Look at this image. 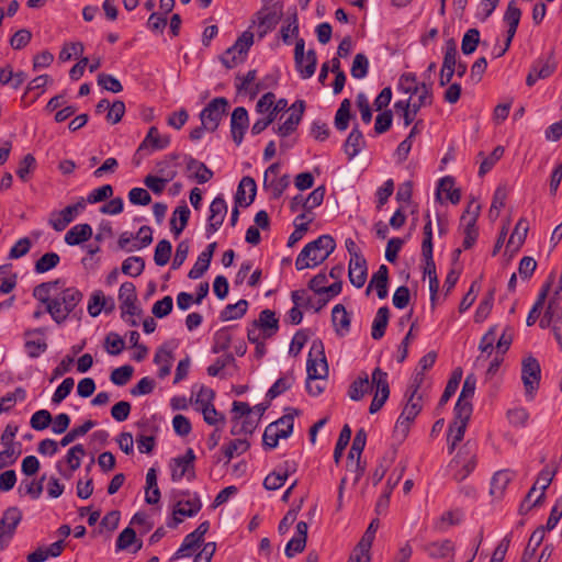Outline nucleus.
<instances>
[{
  "label": "nucleus",
  "mask_w": 562,
  "mask_h": 562,
  "mask_svg": "<svg viewBox=\"0 0 562 562\" xmlns=\"http://www.w3.org/2000/svg\"><path fill=\"white\" fill-rule=\"evenodd\" d=\"M33 296L46 306V312L56 324H63L82 300V293L75 286L65 288V281L56 279L43 282L33 290Z\"/></svg>",
  "instance_id": "nucleus-1"
},
{
  "label": "nucleus",
  "mask_w": 562,
  "mask_h": 562,
  "mask_svg": "<svg viewBox=\"0 0 562 562\" xmlns=\"http://www.w3.org/2000/svg\"><path fill=\"white\" fill-rule=\"evenodd\" d=\"M335 248V239L330 235H322L304 246L295 260V268H314L324 262Z\"/></svg>",
  "instance_id": "nucleus-2"
},
{
  "label": "nucleus",
  "mask_w": 562,
  "mask_h": 562,
  "mask_svg": "<svg viewBox=\"0 0 562 562\" xmlns=\"http://www.w3.org/2000/svg\"><path fill=\"white\" fill-rule=\"evenodd\" d=\"M476 467V453L467 442L451 460L449 468L454 471L453 479L463 481Z\"/></svg>",
  "instance_id": "nucleus-3"
},
{
  "label": "nucleus",
  "mask_w": 562,
  "mask_h": 562,
  "mask_svg": "<svg viewBox=\"0 0 562 562\" xmlns=\"http://www.w3.org/2000/svg\"><path fill=\"white\" fill-rule=\"evenodd\" d=\"M307 380H325L328 374V364L322 341H314L306 363Z\"/></svg>",
  "instance_id": "nucleus-4"
},
{
  "label": "nucleus",
  "mask_w": 562,
  "mask_h": 562,
  "mask_svg": "<svg viewBox=\"0 0 562 562\" xmlns=\"http://www.w3.org/2000/svg\"><path fill=\"white\" fill-rule=\"evenodd\" d=\"M228 109V101L226 98L218 97L213 99L200 113L201 123L206 127V131L214 132L220 125L221 120L224 117Z\"/></svg>",
  "instance_id": "nucleus-5"
},
{
  "label": "nucleus",
  "mask_w": 562,
  "mask_h": 562,
  "mask_svg": "<svg viewBox=\"0 0 562 562\" xmlns=\"http://www.w3.org/2000/svg\"><path fill=\"white\" fill-rule=\"evenodd\" d=\"M541 378V368L539 361L533 357H527L521 363V380L526 396L532 400L539 387Z\"/></svg>",
  "instance_id": "nucleus-6"
},
{
  "label": "nucleus",
  "mask_w": 562,
  "mask_h": 562,
  "mask_svg": "<svg viewBox=\"0 0 562 562\" xmlns=\"http://www.w3.org/2000/svg\"><path fill=\"white\" fill-rule=\"evenodd\" d=\"M305 42L303 38H297L294 48V60L297 71L303 79L311 78L316 69L317 57L314 49H310L304 55Z\"/></svg>",
  "instance_id": "nucleus-7"
},
{
  "label": "nucleus",
  "mask_w": 562,
  "mask_h": 562,
  "mask_svg": "<svg viewBox=\"0 0 562 562\" xmlns=\"http://www.w3.org/2000/svg\"><path fill=\"white\" fill-rule=\"evenodd\" d=\"M372 384L375 387L373 400L370 404L369 412L371 414L378 413L390 396V385L387 381V373L381 368H375L372 371Z\"/></svg>",
  "instance_id": "nucleus-8"
},
{
  "label": "nucleus",
  "mask_w": 562,
  "mask_h": 562,
  "mask_svg": "<svg viewBox=\"0 0 562 562\" xmlns=\"http://www.w3.org/2000/svg\"><path fill=\"white\" fill-rule=\"evenodd\" d=\"M22 520V512L16 507H9L0 519V549L8 547L15 529Z\"/></svg>",
  "instance_id": "nucleus-9"
},
{
  "label": "nucleus",
  "mask_w": 562,
  "mask_h": 562,
  "mask_svg": "<svg viewBox=\"0 0 562 562\" xmlns=\"http://www.w3.org/2000/svg\"><path fill=\"white\" fill-rule=\"evenodd\" d=\"M202 507V503L196 493L190 496L188 499H180L177 502L173 508V517L170 521L167 522L169 528H176L179 524L182 522V518L184 517H193L195 516Z\"/></svg>",
  "instance_id": "nucleus-10"
},
{
  "label": "nucleus",
  "mask_w": 562,
  "mask_h": 562,
  "mask_svg": "<svg viewBox=\"0 0 562 562\" xmlns=\"http://www.w3.org/2000/svg\"><path fill=\"white\" fill-rule=\"evenodd\" d=\"M86 201L81 199L72 205L66 206L59 212H53L49 217V225L56 231H64L78 215L79 212L85 210Z\"/></svg>",
  "instance_id": "nucleus-11"
},
{
  "label": "nucleus",
  "mask_w": 562,
  "mask_h": 562,
  "mask_svg": "<svg viewBox=\"0 0 562 562\" xmlns=\"http://www.w3.org/2000/svg\"><path fill=\"white\" fill-rule=\"evenodd\" d=\"M194 460L195 454L191 448L183 456L172 459L170 463L172 481H180L187 473L188 480L194 479Z\"/></svg>",
  "instance_id": "nucleus-12"
},
{
  "label": "nucleus",
  "mask_w": 562,
  "mask_h": 562,
  "mask_svg": "<svg viewBox=\"0 0 562 562\" xmlns=\"http://www.w3.org/2000/svg\"><path fill=\"white\" fill-rule=\"evenodd\" d=\"M227 203L222 195L216 196L210 205V215L205 227L206 237L210 238L222 226L226 214Z\"/></svg>",
  "instance_id": "nucleus-13"
},
{
  "label": "nucleus",
  "mask_w": 562,
  "mask_h": 562,
  "mask_svg": "<svg viewBox=\"0 0 562 562\" xmlns=\"http://www.w3.org/2000/svg\"><path fill=\"white\" fill-rule=\"evenodd\" d=\"M475 387L476 376L473 373H470L463 382L461 393L454 406V411H459L463 417H465V414H472L473 412L471 400L474 396Z\"/></svg>",
  "instance_id": "nucleus-14"
},
{
  "label": "nucleus",
  "mask_w": 562,
  "mask_h": 562,
  "mask_svg": "<svg viewBox=\"0 0 562 562\" xmlns=\"http://www.w3.org/2000/svg\"><path fill=\"white\" fill-rule=\"evenodd\" d=\"M254 43V34L251 32H244L235 42V44L227 48L221 57L222 63L227 68L235 67L234 57H231L234 53H238L239 55L246 56L249 48Z\"/></svg>",
  "instance_id": "nucleus-15"
},
{
  "label": "nucleus",
  "mask_w": 562,
  "mask_h": 562,
  "mask_svg": "<svg viewBox=\"0 0 562 562\" xmlns=\"http://www.w3.org/2000/svg\"><path fill=\"white\" fill-rule=\"evenodd\" d=\"M472 414H465V417L461 416L459 411H454V419L449 426V452L452 453L457 447V445L462 441L465 429L468 426V422L470 420Z\"/></svg>",
  "instance_id": "nucleus-16"
},
{
  "label": "nucleus",
  "mask_w": 562,
  "mask_h": 562,
  "mask_svg": "<svg viewBox=\"0 0 562 562\" xmlns=\"http://www.w3.org/2000/svg\"><path fill=\"white\" fill-rule=\"evenodd\" d=\"M249 125L248 112L245 108H236L231 117V132L232 137L236 145H240L244 138V134Z\"/></svg>",
  "instance_id": "nucleus-17"
},
{
  "label": "nucleus",
  "mask_w": 562,
  "mask_h": 562,
  "mask_svg": "<svg viewBox=\"0 0 562 562\" xmlns=\"http://www.w3.org/2000/svg\"><path fill=\"white\" fill-rule=\"evenodd\" d=\"M291 110L292 112L289 117L277 130V133L282 137L289 136L296 130L305 111V102L303 100L295 101Z\"/></svg>",
  "instance_id": "nucleus-18"
},
{
  "label": "nucleus",
  "mask_w": 562,
  "mask_h": 562,
  "mask_svg": "<svg viewBox=\"0 0 562 562\" xmlns=\"http://www.w3.org/2000/svg\"><path fill=\"white\" fill-rule=\"evenodd\" d=\"M257 186L251 177H244L235 194V204L241 207L249 206L256 196Z\"/></svg>",
  "instance_id": "nucleus-19"
},
{
  "label": "nucleus",
  "mask_w": 562,
  "mask_h": 562,
  "mask_svg": "<svg viewBox=\"0 0 562 562\" xmlns=\"http://www.w3.org/2000/svg\"><path fill=\"white\" fill-rule=\"evenodd\" d=\"M558 472V465L555 462H550L539 472L537 480L533 485L540 490V494L536 498V504H543L546 498V491L550 486L552 480Z\"/></svg>",
  "instance_id": "nucleus-20"
},
{
  "label": "nucleus",
  "mask_w": 562,
  "mask_h": 562,
  "mask_svg": "<svg viewBox=\"0 0 562 562\" xmlns=\"http://www.w3.org/2000/svg\"><path fill=\"white\" fill-rule=\"evenodd\" d=\"M170 143L169 136H161L156 126H151L148 130L146 137L143 139L140 145L138 146L136 154H140L145 150H160L165 149Z\"/></svg>",
  "instance_id": "nucleus-21"
},
{
  "label": "nucleus",
  "mask_w": 562,
  "mask_h": 562,
  "mask_svg": "<svg viewBox=\"0 0 562 562\" xmlns=\"http://www.w3.org/2000/svg\"><path fill=\"white\" fill-rule=\"evenodd\" d=\"M252 323L261 329L263 338H271L279 330V318L277 317L276 312L268 308L262 310L259 313L258 319Z\"/></svg>",
  "instance_id": "nucleus-22"
},
{
  "label": "nucleus",
  "mask_w": 562,
  "mask_h": 562,
  "mask_svg": "<svg viewBox=\"0 0 562 562\" xmlns=\"http://www.w3.org/2000/svg\"><path fill=\"white\" fill-rule=\"evenodd\" d=\"M367 261L363 256H356L349 261V281L356 288H361L367 280Z\"/></svg>",
  "instance_id": "nucleus-23"
},
{
  "label": "nucleus",
  "mask_w": 562,
  "mask_h": 562,
  "mask_svg": "<svg viewBox=\"0 0 562 562\" xmlns=\"http://www.w3.org/2000/svg\"><path fill=\"white\" fill-rule=\"evenodd\" d=\"M331 322L338 336L344 337L349 333L351 316L342 304H337L333 307Z\"/></svg>",
  "instance_id": "nucleus-24"
},
{
  "label": "nucleus",
  "mask_w": 562,
  "mask_h": 562,
  "mask_svg": "<svg viewBox=\"0 0 562 562\" xmlns=\"http://www.w3.org/2000/svg\"><path fill=\"white\" fill-rule=\"evenodd\" d=\"M184 162L187 170L192 172L189 177L195 179L200 184L206 183L213 178V171L195 158L186 155Z\"/></svg>",
  "instance_id": "nucleus-25"
},
{
  "label": "nucleus",
  "mask_w": 562,
  "mask_h": 562,
  "mask_svg": "<svg viewBox=\"0 0 562 562\" xmlns=\"http://www.w3.org/2000/svg\"><path fill=\"white\" fill-rule=\"evenodd\" d=\"M375 391L372 380H369V375L362 372L349 386L348 395L352 401H360L366 394Z\"/></svg>",
  "instance_id": "nucleus-26"
},
{
  "label": "nucleus",
  "mask_w": 562,
  "mask_h": 562,
  "mask_svg": "<svg viewBox=\"0 0 562 562\" xmlns=\"http://www.w3.org/2000/svg\"><path fill=\"white\" fill-rule=\"evenodd\" d=\"M387 282L389 268L385 265H381L378 271L372 276L367 288V293L374 288L376 290L378 297L381 300L385 299L387 296Z\"/></svg>",
  "instance_id": "nucleus-27"
},
{
  "label": "nucleus",
  "mask_w": 562,
  "mask_h": 562,
  "mask_svg": "<svg viewBox=\"0 0 562 562\" xmlns=\"http://www.w3.org/2000/svg\"><path fill=\"white\" fill-rule=\"evenodd\" d=\"M364 146L366 140L363 134L359 130L358 125H355L344 144L345 153L351 159L356 157Z\"/></svg>",
  "instance_id": "nucleus-28"
},
{
  "label": "nucleus",
  "mask_w": 562,
  "mask_h": 562,
  "mask_svg": "<svg viewBox=\"0 0 562 562\" xmlns=\"http://www.w3.org/2000/svg\"><path fill=\"white\" fill-rule=\"evenodd\" d=\"M92 236V227L89 224H77L65 235V243L75 246L89 240Z\"/></svg>",
  "instance_id": "nucleus-29"
},
{
  "label": "nucleus",
  "mask_w": 562,
  "mask_h": 562,
  "mask_svg": "<svg viewBox=\"0 0 562 562\" xmlns=\"http://www.w3.org/2000/svg\"><path fill=\"white\" fill-rule=\"evenodd\" d=\"M190 214V209L186 203L177 206L173 211L172 217L170 220V226L176 237H178L188 225Z\"/></svg>",
  "instance_id": "nucleus-30"
},
{
  "label": "nucleus",
  "mask_w": 562,
  "mask_h": 562,
  "mask_svg": "<svg viewBox=\"0 0 562 562\" xmlns=\"http://www.w3.org/2000/svg\"><path fill=\"white\" fill-rule=\"evenodd\" d=\"M114 308H115V304L112 299H110V307H106V299H105L104 294L102 293V291H95L91 295L89 304H88V313L92 317L98 316L102 310H104L105 313H111L114 311Z\"/></svg>",
  "instance_id": "nucleus-31"
},
{
  "label": "nucleus",
  "mask_w": 562,
  "mask_h": 562,
  "mask_svg": "<svg viewBox=\"0 0 562 562\" xmlns=\"http://www.w3.org/2000/svg\"><path fill=\"white\" fill-rule=\"evenodd\" d=\"M390 318V310L387 306H382L378 310L372 323L371 336L374 340H380L386 330Z\"/></svg>",
  "instance_id": "nucleus-32"
},
{
  "label": "nucleus",
  "mask_w": 562,
  "mask_h": 562,
  "mask_svg": "<svg viewBox=\"0 0 562 562\" xmlns=\"http://www.w3.org/2000/svg\"><path fill=\"white\" fill-rule=\"evenodd\" d=\"M528 228V222L525 218H520L517 222L515 229L508 239L506 248L513 251H517L522 246L526 239Z\"/></svg>",
  "instance_id": "nucleus-33"
},
{
  "label": "nucleus",
  "mask_w": 562,
  "mask_h": 562,
  "mask_svg": "<svg viewBox=\"0 0 562 562\" xmlns=\"http://www.w3.org/2000/svg\"><path fill=\"white\" fill-rule=\"evenodd\" d=\"M510 481L512 474L509 471L503 470L496 472L491 481V495L496 498L502 497Z\"/></svg>",
  "instance_id": "nucleus-34"
},
{
  "label": "nucleus",
  "mask_w": 562,
  "mask_h": 562,
  "mask_svg": "<svg viewBox=\"0 0 562 562\" xmlns=\"http://www.w3.org/2000/svg\"><path fill=\"white\" fill-rule=\"evenodd\" d=\"M291 436V429L278 432L276 425L269 424L262 436V443L266 449H274L278 446L279 439H285Z\"/></svg>",
  "instance_id": "nucleus-35"
},
{
  "label": "nucleus",
  "mask_w": 562,
  "mask_h": 562,
  "mask_svg": "<svg viewBox=\"0 0 562 562\" xmlns=\"http://www.w3.org/2000/svg\"><path fill=\"white\" fill-rule=\"evenodd\" d=\"M432 100H434L432 83L431 82H429V83L422 82V93H419V95H418V101L411 103L412 122L415 120L420 108L426 106V105H431Z\"/></svg>",
  "instance_id": "nucleus-36"
},
{
  "label": "nucleus",
  "mask_w": 562,
  "mask_h": 562,
  "mask_svg": "<svg viewBox=\"0 0 562 562\" xmlns=\"http://www.w3.org/2000/svg\"><path fill=\"white\" fill-rule=\"evenodd\" d=\"M418 384H416L413 390L402 414L400 416L404 417L405 420L414 422L416 416L419 414L422 409V396L417 395Z\"/></svg>",
  "instance_id": "nucleus-37"
},
{
  "label": "nucleus",
  "mask_w": 562,
  "mask_h": 562,
  "mask_svg": "<svg viewBox=\"0 0 562 562\" xmlns=\"http://www.w3.org/2000/svg\"><path fill=\"white\" fill-rule=\"evenodd\" d=\"M557 68V61L554 59L553 53H550L546 58H539L532 65L533 71L537 74V77L540 79H546L550 77Z\"/></svg>",
  "instance_id": "nucleus-38"
},
{
  "label": "nucleus",
  "mask_w": 562,
  "mask_h": 562,
  "mask_svg": "<svg viewBox=\"0 0 562 562\" xmlns=\"http://www.w3.org/2000/svg\"><path fill=\"white\" fill-rule=\"evenodd\" d=\"M294 374L293 372H288L286 374H284L283 376L279 378L273 384L272 386L268 390L267 392V397L270 398V400H273L276 398L277 396L281 395L282 393H284L285 391H288L289 389H291V386L293 385L294 383Z\"/></svg>",
  "instance_id": "nucleus-39"
},
{
  "label": "nucleus",
  "mask_w": 562,
  "mask_h": 562,
  "mask_svg": "<svg viewBox=\"0 0 562 562\" xmlns=\"http://www.w3.org/2000/svg\"><path fill=\"white\" fill-rule=\"evenodd\" d=\"M248 308V302L246 300H239L235 304H228L225 306V308L221 312V319L232 321V319H238L241 318Z\"/></svg>",
  "instance_id": "nucleus-40"
},
{
  "label": "nucleus",
  "mask_w": 562,
  "mask_h": 562,
  "mask_svg": "<svg viewBox=\"0 0 562 562\" xmlns=\"http://www.w3.org/2000/svg\"><path fill=\"white\" fill-rule=\"evenodd\" d=\"M121 269L124 274L136 278L143 273L145 260L138 256L128 257L123 261Z\"/></svg>",
  "instance_id": "nucleus-41"
},
{
  "label": "nucleus",
  "mask_w": 562,
  "mask_h": 562,
  "mask_svg": "<svg viewBox=\"0 0 562 562\" xmlns=\"http://www.w3.org/2000/svg\"><path fill=\"white\" fill-rule=\"evenodd\" d=\"M350 106V101L348 99H344L336 112L335 127L340 132L346 131L349 125V121L351 119Z\"/></svg>",
  "instance_id": "nucleus-42"
},
{
  "label": "nucleus",
  "mask_w": 562,
  "mask_h": 562,
  "mask_svg": "<svg viewBox=\"0 0 562 562\" xmlns=\"http://www.w3.org/2000/svg\"><path fill=\"white\" fill-rule=\"evenodd\" d=\"M171 361H172L171 351L165 350L162 348L157 350V352L154 357V362L159 366L158 376L160 379H164L167 375H169L170 370H171Z\"/></svg>",
  "instance_id": "nucleus-43"
},
{
  "label": "nucleus",
  "mask_w": 562,
  "mask_h": 562,
  "mask_svg": "<svg viewBox=\"0 0 562 562\" xmlns=\"http://www.w3.org/2000/svg\"><path fill=\"white\" fill-rule=\"evenodd\" d=\"M453 551V544L449 540H443L441 542H432L426 546V552L429 557L435 559H443L449 557Z\"/></svg>",
  "instance_id": "nucleus-44"
},
{
  "label": "nucleus",
  "mask_w": 562,
  "mask_h": 562,
  "mask_svg": "<svg viewBox=\"0 0 562 562\" xmlns=\"http://www.w3.org/2000/svg\"><path fill=\"white\" fill-rule=\"evenodd\" d=\"M250 448V443L247 439H235L228 442L227 446L223 447V453L228 461L234 457L245 453Z\"/></svg>",
  "instance_id": "nucleus-45"
},
{
  "label": "nucleus",
  "mask_w": 562,
  "mask_h": 562,
  "mask_svg": "<svg viewBox=\"0 0 562 562\" xmlns=\"http://www.w3.org/2000/svg\"><path fill=\"white\" fill-rule=\"evenodd\" d=\"M176 171H169L166 173V178H159L156 176L148 175L144 179V183L147 188H149L155 194H160L166 187V183L172 180L176 177Z\"/></svg>",
  "instance_id": "nucleus-46"
},
{
  "label": "nucleus",
  "mask_w": 562,
  "mask_h": 562,
  "mask_svg": "<svg viewBox=\"0 0 562 562\" xmlns=\"http://www.w3.org/2000/svg\"><path fill=\"white\" fill-rule=\"evenodd\" d=\"M135 542H137V546L134 550L136 552L140 550L143 543L142 541H137L135 530L131 527H126L116 539V550H126Z\"/></svg>",
  "instance_id": "nucleus-47"
},
{
  "label": "nucleus",
  "mask_w": 562,
  "mask_h": 562,
  "mask_svg": "<svg viewBox=\"0 0 562 562\" xmlns=\"http://www.w3.org/2000/svg\"><path fill=\"white\" fill-rule=\"evenodd\" d=\"M398 89L408 94L422 93V83L417 82L413 72L403 74L398 80Z\"/></svg>",
  "instance_id": "nucleus-48"
},
{
  "label": "nucleus",
  "mask_w": 562,
  "mask_h": 562,
  "mask_svg": "<svg viewBox=\"0 0 562 562\" xmlns=\"http://www.w3.org/2000/svg\"><path fill=\"white\" fill-rule=\"evenodd\" d=\"M202 542L195 539L194 533H189L184 537L181 547L177 550L171 560H177L182 557H190L200 547Z\"/></svg>",
  "instance_id": "nucleus-49"
},
{
  "label": "nucleus",
  "mask_w": 562,
  "mask_h": 562,
  "mask_svg": "<svg viewBox=\"0 0 562 562\" xmlns=\"http://www.w3.org/2000/svg\"><path fill=\"white\" fill-rule=\"evenodd\" d=\"M366 442H367V432L364 431L363 428H361L356 432V436L352 440L350 451L348 453V459L349 460L356 459V461H361V454L366 447Z\"/></svg>",
  "instance_id": "nucleus-50"
},
{
  "label": "nucleus",
  "mask_w": 562,
  "mask_h": 562,
  "mask_svg": "<svg viewBox=\"0 0 562 562\" xmlns=\"http://www.w3.org/2000/svg\"><path fill=\"white\" fill-rule=\"evenodd\" d=\"M171 250L172 246L169 240L162 239L158 241L154 254L155 263L160 267L166 266L170 260Z\"/></svg>",
  "instance_id": "nucleus-51"
},
{
  "label": "nucleus",
  "mask_w": 562,
  "mask_h": 562,
  "mask_svg": "<svg viewBox=\"0 0 562 562\" xmlns=\"http://www.w3.org/2000/svg\"><path fill=\"white\" fill-rule=\"evenodd\" d=\"M95 426L93 420H87L82 425L72 428L60 440V446L66 447L75 441L78 437L85 436L90 429Z\"/></svg>",
  "instance_id": "nucleus-52"
},
{
  "label": "nucleus",
  "mask_w": 562,
  "mask_h": 562,
  "mask_svg": "<svg viewBox=\"0 0 562 562\" xmlns=\"http://www.w3.org/2000/svg\"><path fill=\"white\" fill-rule=\"evenodd\" d=\"M480 43V32L477 29H469L463 35L461 49L464 55H470L475 52Z\"/></svg>",
  "instance_id": "nucleus-53"
},
{
  "label": "nucleus",
  "mask_w": 562,
  "mask_h": 562,
  "mask_svg": "<svg viewBox=\"0 0 562 562\" xmlns=\"http://www.w3.org/2000/svg\"><path fill=\"white\" fill-rule=\"evenodd\" d=\"M60 261V257L56 252H46L35 262V271L44 273L54 269Z\"/></svg>",
  "instance_id": "nucleus-54"
},
{
  "label": "nucleus",
  "mask_w": 562,
  "mask_h": 562,
  "mask_svg": "<svg viewBox=\"0 0 562 562\" xmlns=\"http://www.w3.org/2000/svg\"><path fill=\"white\" fill-rule=\"evenodd\" d=\"M351 439V428L349 425H345L339 434L338 440L334 450V460L336 463H339L346 447L348 446Z\"/></svg>",
  "instance_id": "nucleus-55"
},
{
  "label": "nucleus",
  "mask_w": 562,
  "mask_h": 562,
  "mask_svg": "<svg viewBox=\"0 0 562 562\" xmlns=\"http://www.w3.org/2000/svg\"><path fill=\"white\" fill-rule=\"evenodd\" d=\"M36 168V159L32 154H27L23 157V159L20 161L16 176L24 182H26L30 179V175L35 170Z\"/></svg>",
  "instance_id": "nucleus-56"
},
{
  "label": "nucleus",
  "mask_w": 562,
  "mask_h": 562,
  "mask_svg": "<svg viewBox=\"0 0 562 562\" xmlns=\"http://www.w3.org/2000/svg\"><path fill=\"white\" fill-rule=\"evenodd\" d=\"M134 372V368L130 364L122 366L111 372L110 380L113 384L123 386L128 383Z\"/></svg>",
  "instance_id": "nucleus-57"
},
{
  "label": "nucleus",
  "mask_w": 562,
  "mask_h": 562,
  "mask_svg": "<svg viewBox=\"0 0 562 562\" xmlns=\"http://www.w3.org/2000/svg\"><path fill=\"white\" fill-rule=\"evenodd\" d=\"M464 225L463 248L470 249L476 241L479 232L476 228V215L470 217V221L462 223Z\"/></svg>",
  "instance_id": "nucleus-58"
},
{
  "label": "nucleus",
  "mask_w": 562,
  "mask_h": 562,
  "mask_svg": "<svg viewBox=\"0 0 562 562\" xmlns=\"http://www.w3.org/2000/svg\"><path fill=\"white\" fill-rule=\"evenodd\" d=\"M369 69V60L364 54H357L351 66V76L356 79H362L367 76Z\"/></svg>",
  "instance_id": "nucleus-59"
},
{
  "label": "nucleus",
  "mask_w": 562,
  "mask_h": 562,
  "mask_svg": "<svg viewBox=\"0 0 562 562\" xmlns=\"http://www.w3.org/2000/svg\"><path fill=\"white\" fill-rule=\"evenodd\" d=\"M544 527L537 528L530 536L527 548L522 555V562L527 561L528 557H531L537 548L541 544L544 538Z\"/></svg>",
  "instance_id": "nucleus-60"
},
{
  "label": "nucleus",
  "mask_w": 562,
  "mask_h": 562,
  "mask_svg": "<svg viewBox=\"0 0 562 562\" xmlns=\"http://www.w3.org/2000/svg\"><path fill=\"white\" fill-rule=\"evenodd\" d=\"M52 414L46 409L35 412L30 420V425L34 430H44L52 423Z\"/></svg>",
  "instance_id": "nucleus-61"
},
{
  "label": "nucleus",
  "mask_w": 562,
  "mask_h": 562,
  "mask_svg": "<svg viewBox=\"0 0 562 562\" xmlns=\"http://www.w3.org/2000/svg\"><path fill=\"white\" fill-rule=\"evenodd\" d=\"M457 56H458L457 44L453 38H450L446 42L442 67L446 69H449V68L456 69V66L459 63V60L457 59Z\"/></svg>",
  "instance_id": "nucleus-62"
},
{
  "label": "nucleus",
  "mask_w": 562,
  "mask_h": 562,
  "mask_svg": "<svg viewBox=\"0 0 562 562\" xmlns=\"http://www.w3.org/2000/svg\"><path fill=\"white\" fill-rule=\"evenodd\" d=\"M104 346L110 355L117 356L124 350L125 341L119 334L110 333L105 337Z\"/></svg>",
  "instance_id": "nucleus-63"
},
{
  "label": "nucleus",
  "mask_w": 562,
  "mask_h": 562,
  "mask_svg": "<svg viewBox=\"0 0 562 562\" xmlns=\"http://www.w3.org/2000/svg\"><path fill=\"white\" fill-rule=\"evenodd\" d=\"M231 341L232 336L227 328H222L217 330L214 335L212 351L214 353H218L221 351L226 350L229 347Z\"/></svg>",
  "instance_id": "nucleus-64"
}]
</instances>
